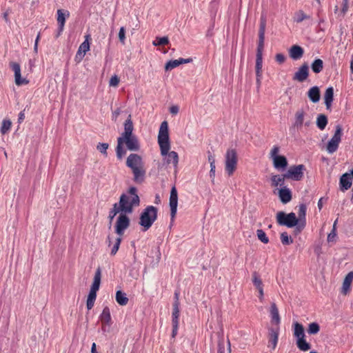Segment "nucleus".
Masks as SVG:
<instances>
[{"label": "nucleus", "mask_w": 353, "mask_h": 353, "mask_svg": "<svg viewBox=\"0 0 353 353\" xmlns=\"http://www.w3.org/2000/svg\"><path fill=\"white\" fill-rule=\"evenodd\" d=\"M25 119V113H24V111H21L20 112V113L19 114V118H18V121L19 123H21Z\"/></svg>", "instance_id": "obj_61"}, {"label": "nucleus", "mask_w": 353, "mask_h": 353, "mask_svg": "<svg viewBox=\"0 0 353 353\" xmlns=\"http://www.w3.org/2000/svg\"><path fill=\"white\" fill-rule=\"evenodd\" d=\"M179 327V323H172V337L174 338L177 334Z\"/></svg>", "instance_id": "obj_55"}, {"label": "nucleus", "mask_w": 353, "mask_h": 353, "mask_svg": "<svg viewBox=\"0 0 353 353\" xmlns=\"http://www.w3.org/2000/svg\"><path fill=\"white\" fill-rule=\"evenodd\" d=\"M266 28L265 17L261 16L260 19V26L259 30V41L256 55V74H262L263 66V51L264 48L265 32Z\"/></svg>", "instance_id": "obj_5"}, {"label": "nucleus", "mask_w": 353, "mask_h": 353, "mask_svg": "<svg viewBox=\"0 0 353 353\" xmlns=\"http://www.w3.org/2000/svg\"><path fill=\"white\" fill-rule=\"evenodd\" d=\"M158 143L160 147L161 154L165 157V161L167 164H172L176 168L179 163V155L174 151L169 152L170 149V143L168 132V123L166 121L161 123L159 134Z\"/></svg>", "instance_id": "obj_1"}, {"label": "nucleus", "mask_w": 353, "mask_h": 353, "mask_svg": "<svg viewBox=\"0 0 353 353\" xmlns=\"http://www.w3.org/2000/svg\"><path fill=\"white\" fill-rule=\"evenodd\" d=\"M252 283L257 290L263 288L262 280L256 272L252 273Z\"/></svg>", "instance_id": "obj_37"}, {"label": "nucleus", "mask_w": 353, "mask_h": 353, "mask_svg": "<svg viewBox=\"0 0 353 353\" xmlns=\"http://www.w3.org/2000/svg\"><path fill=\"white\" fill-rule=\"evenodd\" d=\"M304 54L303 48L298 45L292 46L289 50V55L293 60L300 59Z\"/></svg>", "instance_id": "obj_24"}, {"label": "nucleus", "mask_w": 353, "mask_h": 353, "mask_svg": "<svg viewBox=\"0 0 353 353\" xmlns=\"http://www.w3.org/2000/svg\"><path fill=\"white\" fill-rule=\"evenodd\" d=\"M169 39L168 37H156L155 40L153 41L152 44L154 46H165L169 43Z\"/></svg>", "instance_id": "obj_40"}, {"label": "nucleus", "mask_w": 353, "mask_h": 353, "mask_svg": "<svg viewBox=\"0 0 353 353\" xmlns=\"http://www.w3.org/2000/svg\"><path fill=\"white\" fill-rule=\"evenodd\" d=\"M285 179L286 177L284 176V174L282 175H273L271 177L272 185L274 187H282Z\"/></svg>", "instance_id": "obj_32"}, {"label": "nucleus", "mask_w": 353, "mask_h": 353, "mask_svg": "<svg viewBox=\"0 0 353 353\" xmlns=\"http://www.w3.org/2000/svg\"><path fill=\"white\" fill-rule=\"evenodd\" d=\"M125 164L132 170L134 182L143 183L145 179L146 170L142 157L138 154L132 153L127 157Z\"/></svg>", "instance_id": "obj_2"}, {"label": "nucleus", "mask_w": 353, "mask_h": 353, "mask_svg": "<svg viewBox=\"0 0 353 353\" xmlns=\"http://www.w3.org/2000/svg\"><path fill=\"white\" fill-rule=\"evenodd\" d=\"M133 123L131 119V115L128 116V118L125 120L124 123V131L121 133L120 137H127V136H132L135 135L133 134Z\"/></svg>", "instance_id": "obj_26"}, {"label": "nucleus", "mask_w": 353, "mask_h": 353, "mask_svg": "<svg viewBox=\"0 0 353 353\" xmlns=\"http://www.w3.org/2000/svg\"><path fill=\"white\" fill-rule=\"evenodd\" d=\"M140 199L137 194L136 187H130L127 194H122L120 196L118 205L121 210V213L132 214L134 207L139 206Z\"/></svg>", "instance_id": "obj_3"}, {"label": "nucleus", "mask_w": 353, "mask_h": 353, "mask_svg": "<svg viewBox=\"0 0 353 353\" xmlns=\"http://www.w3.org/2000/svg\"><path fill=\"white\" fill-rule=\"evenodd\" d=\"M97 298L96 294H92V292H89V294L88 296L87 302H86V306L88 310H91L94 304V301Z\"/></svg>", "instance_id": "obj_41"}, {"label": "nucleus", "mask_w": 353, "mask_h": 353, "mask_svg": "<svg viewBox=\"0 0 353 353\" xmlns=\"http://www.w3.org/2000/svg\"><path fill=\"white\" fill-rule=\"evenodd\" d=\"M279 197L283 203H288L292 200V192L286 186H283L279 190Z\"/></svg>", "instance_id": "obj_21"}, {"label": "nucleus", "mask_w": 353, "mask_h": 353, "mask_svg": "<svg viewBox=\"0 0 353 353\" xmlns=\"http://www.w3.org/2000/svg\"><path fill=\"white\" fill-rule=\"evenodd\" d=\"M158 209L153 205L147 206L140 214L139 225L143 227V231L145 232L151 228L157 219Z\"/></svg>", "instance_id": "obj_6"}, {"label": "nucleus", "mask_w": 353, "mask_h": 353, "mask_svg": "<svg viewBox=\"0 0 353 353\" xmlns=\"http://www.w3.org/2000/svg\"><path fill=\"white\" fill-rule=\"evenodd\" d=\"M279 147L274 145L270 151V158L273 161L274 167L276 169L284 170L288 166V160L285 156L278 155Z\"/></svg>", "instance_id": "obj_11"}, {"label": "nucleus", "mask_w": 353, "mask_h": 353, "mask_svg": "<svg viewBox=\"0 0 353 353\" xmlns=\"http://www.w3.org/2000/svg\"><path fill=\"white\" fill-rule=\"evenodd\" d=\"M312 71L318 74L323 69V61L321 59H316L311 64Z\"/></svg>", "instance_id": "obj_33"}, {"label": "nucleus", "mask_w": 353, "mask_h": 353, "mask_svg": "<svg viewBox=\"0 0 353 353\" xmlns=\"http://www.w3.org/2000/svg\"><path fill=\"white\" fill-rule=\"evenodd\" d=\"M259 291V298L261 301H263V296H264V292H263V288L258 290Z\"/></svg>", "instance_id": "obj_62"}, {"label": "nucleus", "mask_w": 353, "mask_h": 353, "mask_svg": "<svg viewBox=\"0 0 353 353\" xmlns=\"http://www.w3.org/2000/svg\"><path fill=\"white\" fill-rule=\"evenodd\" d=\"M215 165H210V177L212 179V182L214 183V178H215Z\"/></svg>", "instance_id": "obj_52"}, {"label": "nucleus", "mask_w": 353, "mask_h": 353, "mask_svg": "<svg viewBox=\"0 0 353 353\" xmlns=\"http://www.w3.org/2000/svg\"><path fill=\"white\" fill-rule=\"evenodd\" d=\"M10 66L14 72V81L17 85H26L28 83V81L21 77V67L18 63L11 62Z\"/></svg>", "instance_id": "obj_16"}, {"label": "nucleus", "mask_w": 353, "mask_h": 353, "mask_svg": "<svg viewBox=\"0 0 353 353\" xmlns=\"http://www.w3.org/2000/svg\"><path fill=\"white\" fill-rule=\"evenodd\" d=\"M256 88L257 89L259 90L261 87V78H262V74H256Z\"/></svg>", "instance_id": "obj_57"}, {"label": "nucleus", "mask_w": 353, "mask_h": 353, "mask_svg": "<svg viewBox=\"0 0 353 353\" xmlns=\"http://www.w3.org/2000/svg\"><path fill=\"white\" fill-rule=\"evenodd\" d=\"M119 79L117 75H114L111 77L109 85L110 86L117 87L119 85Z\"/></svg>", "instance_id": "obj_51"}, {"label": "nucleus", "mask_w": 353, "mask_h": 353, "mask_svg": "<svg viewBox=\"0 0 353 353\" xmlns=\"http://www.w3.org/2000/svg\"><path fill=\"white\" fill-rule=\"evenodd\" d=\"M320 330V326L317 323H311L309 324L307 332L310 334H316Z\"/></svg>", "instance_id": "obj_43"}, {"label": "nucleus", "mask_w": 353, "mask_h": 353, "mask_svg": "<svg viewBox=\"0 0 353 353\" xmlns=\"http://www.w3.org/2000/svg\"><path fill=\"white\" fill-rule=\"evenodd\" d=\"M179 61V65L182 63H188L192 61V59L189 58V59H183V58H180L178 59Z\"/></svg>", "instance_id": "obj_60"}, {"label": "nucleus", "mask_w": 353, "mask_h": 353, "mask_svg": "<svg viewBox=\"0 0 353 353\" xmlns=\"http://www.w3.org/2000/svg\"><path fill=\"white\" fill-rule=\"evenodd\" d=\"M268 337H269V343L270 345H272V350H274L276 347L278 339H279V327H277L276 328L270 327L268 330Z\"/></svg>", "instance_id": "obj_19"}, {"label": "nucleus", "mask_w": 353, "mask_h": 353, "mask_svg": "<svg viewBox=\"0 0 353 353\" xmlns=\"http://www.w3.org/2000/svg\"><path fill=\"white\" fill-rule=\"evenodd\" d=\"M179 305H177V303H173L172 323H179Z\"/></svg>", "instance_id": "obj_36"}, {"label": "nucleus", "mask_w": 353, "mask_h": 353, "mask_svg": "<svg viewBox=\"0 0 353 353\" xmlns=\"http://www.w3.org/2000/svg\"><path fill=\"white\" fill-rule=\"evenodd\" d=\"M119 212L121 213V210H120V207L118 205V203H116L113 205L112 209L109 212L108 219L110 223L112 221L114 216Z\"/></svg>", "instance_id": "obj_38"}, {"label": "nucleus", "mask_w": 353, "mask_h": 353, "mask_svg": "<svg viewBox=\"0 0 353 353\" xmlns=\"http://www.w3.org/2000/svg\"><path fill=\"white\" fill-rule=\"evenodd\" d=\"M353 281V272H350L345 277L341 293L346 295L350 290L351 283Z\"/></svg>", "instance_id": "obj_27"}, {"label": "nucleus", "mask_w": 353, "mask_h": 353, "mask_svg": "<svg viewBox=\"0 0 353 353\" xmlns=\"http://www.w3.org/2000/svg\"><path fill=\"white\" fill-rule=\"evenodd\" d=\"M336 230L334 228H332L331 232L327 235V242H336Z\"/></svg>", "instance_id": "obj_49"}, {"label": "nucleus", "mask_w": 353, "mask_h": 353, "mask_svg": "<svg viewBox=\"0 0 353 353\" xmlns=\"http://www.w3.org/2000/svg\"><path fill=\"white\" fill-rule=\"evenodd\" d=\"M275 59L279 63L281 64L285 61V57L283 54L279 53L276 55Z\"/></svg>", "instance_id": "obj_53"}, {"label": "nucleus", "mask_w": 353, "mask_h": 353, "mask_svg": "<svg viewBox=\"0 0 353 353\" xmlns=\"http://www.w3.org/2000/svg\"><path fill=\"white\" fill-rule=\"evenodd\" d=\"M306 210L307 207L305 204L302 203L300 204L299 206V210H298V220L300 222L299 228H305L306 225Z\"/></svg>", "instance_id": "obj_25"}, {"label": "nucleus", "mask_w": 353, "mask_h": 353, "mask_svg": "<svg viewBox=\"0 0 353 353\" xmlns=\"http://www.w3.org/2000/svg\"><path fill=\"white\" fill-rule=\"evenodd\" d=\"M130 220L127 214L120 213L115 224V232L119 236H123L125 230L130 226Z\"/></svg>", "instance_id": "obj_14"}, {"label": "nucleus", "mask_w": 353, "mask_h": 353, "mask_svg": "<svg viewBox=\"0 0 353 353\" xmlns=\"http://www.w3.org/2000/svg\"><path fill=\"white\" fill-rule=\"evenodd\" d=\"M121 242V236L117 237L116 239L115 243L111 250V253H110L111 255H115L117 254V251L119 250Z\"/></svg>", "instance_id": "obj_48"}, {"label": "nucleus", "mask_w": 353, "mask_h": 353, "mask_svg": "<svg viewBox=\"0 0 353 353\" xmlns=\"http://www.w3.org/2000/svg\"><path fill=\"white\" fill-rule=\"evenodd\" d=\"M109 147V144L107 143H99L97 145V149L103 154H104L105 157H107V150Z\"/></svg>", "instance_id": "obj_47"}, {"label": "nucleus", "mask_w": 353, "mask_h": 353, "mask_svg": "<svg viewBox=\"0 0 353 353\" xmlns=\"http://www.w3.org/2000/svg\"><path fill=\"white\" fill-rule=\"evenodd\" d=\"M340 190L343 192L347 190L352 185V177L350 174L345 173L340 178Z\"/></svg>", "instance_id": "obj_22"}, {"label": "nucleus", "mask_w": 353, "mask_h": 353, "mask_svg": "<svg viewBox=\"0 0 353 353\" xmlns=\"http://www.w3.org/2000/svg\"><path fill=\"white\" fill-rule=\"evenodd\" d=\"M102 323L110 325L111 323L110 311L108 306H105L100 316Z\"/></svg>", "instance_id": "obj_31"}, {"label": "nucleus", "mask_w": 353, "mask_h": 353, "mask_svg": "<svg viewBox=\"0 0 353 353\" xmlns=\"http://www.w3.org/2000/svg\"><path fill=\"white\" fill-rule=\"evenodd\" d=\"M307 96L312 102L314 103L319 102L321 97L319 88L318 86L312 87L307 92Z\"/></svg>", "instance_id": "obj_28"}, {"label": "nucleus", "mask_w": 353, "mask_h": 353, "mask_svg": "<svg viewBox=\"0 0 353 353\" xmlns=\"http://www.w3.org/2000/svg\"><path fill=\"white\" fill-rule=\"evenodd\" d=\"M119 39L121 43H125V30L124 27H121L119 32Z\"/></svg>", "instance_id": "obj_50"}, {"label": "nucleus", "mask_w": 353, "mask_h": 353, "mask_svg": "<svg viewBox=\"0 0 353 353\" xmlns=\"http://www.w3.org/2000/svg\"><path fill=\"white\" fill-rule=\"evenodd\" d=\"M101 279V268L99 267L94 274L93 283L91 285L90 292H92V294H96L99 289L100 283Z\"/></svg>", "instance_id": "obj_20"}, {"label": "nucleus", "mask_w": 353, "mask_h": 353, "mask_svg": "<svg viewBox=\"0 0 353 353\" xmlns=\"http://www.w3.org/2000/svg\"><path fill=\"white\" fill-rule=\"evenodd\" d=\"M12 125V122L10 120L4 119L2 121V125L1 128V132L3 134H6L10 129Z\"/></svg>", "instance_id": "obj_44"}, {"label": "nucleus", "mask_w": 353, "mask_h": 353, "mask_svg": "<svg viewBox=\"0 0 353 353\" xmlns=\"http://www.w3.org/2000/svg\"><path fill=\"white\" fill-rule=\"evenodd\" d=\"M179 108L177 105H172L170 108V112L172 114H176L179 112Z\"/></svg>", "instance_id": "obj_58"}, {"label": "nucleus", "mask_w": 353, "mask_h": 353, "mask_svg": "<svg viewBox=\"0 0 353 353\" xmlns=\"http://www.w3.org/2000/svg\"><path fill=\"white\" fill-rule=\"evenodd\" d=\"M179 292L176 291L174 292V303H177V305H180V303H179Z\"/></svg>", "instance_id": "obj_63"}, {"label": "nucleus", "mask_w": 353, "mask_h": 353, "mask_svg": "<svg viewBox=\"0 0 353 353\" xmlns=\"http://www.w3.org/2000/svg\"><path fill=\"white\" fill-rule=\"evenodd\" d=\"M309 76V66L307 63L302 64L294 73L293 80L299 82L305 81Z\"/></svg>", "instance_id": "obj_17"}, {"label": "nucleus", "mask_w": 353, "mask_h": 353, "mask_svg": "<svg viewBox=\"0 0 353 353\" xmlns=\"http://www.w3.org/2000/svg\"><path fill=\"white\" fill-rule=\"evenodd\" d=\"M327 122V117L326 115L323 114H320L318 115L316 119V125L321 130H323L325 128Z\"/></svg>", "instance_id": "obj_34"}, {"label": "nucleus", "mask_w": 353, "mask_h": 353, "mask_svg": "<svg viewBox=\"0 0 353 353\" xmlns=\"http://www.w3.org/2000/svg\"><path fill=\"white\" fill-rule=\"evenodd\" d=\"M121 113V110L119 108H117L113 112H112V120L116 121L117 119V117Z\"/></svg>", "instance_id": "obj_56"}, {"label": "nucleus", "mask_w": 353, "mask_h": 353, "mask_svg": "<svg viewBox=\"0 0 353 353\" xmlns=\"http://www.w3.org/2000/svg\"><path fill=\"white\" fill-rule=\"evenodd\" d=\"M90 50V44L88 40L84 41L79 46V50L77 51L76 58L79 55L80 57H83L85 54Z\"/></svg>", "instance_id": "obj_35"}, {"label": "nucleus", "mask_w": 353, "mask_h": 353, "mask_svg": "<svg viewBox=\"0 0 353 353\" xmlns=\"http://www.w3.org/2000/svg\"><path fill=\"white\" fill-rule=\"evenodd\" d=\"M256 236L258 237V239L263 243H268L269 242V239L268 237L266 236V234L265 232L261 230V229H259L256 230Z\"/></svg>", "instance_id": "obj_45"}, {"label": "nucleus", "mask_w": 353, "mask_h": 353, "mask_svg": "<svg viewBox=\"0 0 353 353\" xmlns=\"http://www.w3.org/2000/svg\"><path fill=\"white\" fill-rule=\"evenodd\" d=\"M294 119L293 125L297 128H301L303 125L309 127L312 123L310 116L307 114L303 109H299L295 112Z\"/></svg>", "instance_id": "obj_12"}, {"label": "nucleus", "mask_w": 353, "mask_h": 353, "mask_svg": "<svg viewBox=\"0 0 353 353\" xmlns=\"http://www.w3.org/2000/svg\"><path fill=\"white\" fill-rule=\"evenodd\" d=\"M124 144L130 151L137 152L140 149L139 141L136 135L118 137L116 154L117 159L119 160L122 159L126 153V150L123 148Z\"/></svg>", "instance_id": "obj_4"}, {"label": "nucleus", "mask_w": 353, "mask_h": 353, "mask_svg": "<svg viewBox=\"0 0 353 353\" xmlns=\"http://www.w3.org/2000/svg\"><path fill=\"white\" fill-rule=\"evenodd\" d=\"M305 167L303 164L291 166L288 170L284 174L286 179L294 181H301L304 175Z\"/></svg>", "instance_id": "obj_13"}, {"label": "nucleus", "mask_w": 353, "mask_h": 353, "mask_svg": "<svg viewBox=\"0 0 353 353\" xmlns=\"http://www.w3.org/2000/svg\"><path fill=\"white\" fill-rule=\"evenodd\" d=\"M70 13L68 10H65V12L59 9L57 10V23H58V34L57 37L62 32L63 30V28L65 26V17H69Z\"/></svg>", "instance_id": "obj_18"}, {"label": "nucleus", "mask_w": 353, "mask_h": 353, "mask_svg": "<svg viewBox=\"0 0 353 353\" xmlns=\"http://www.w3.org/2000/svg\"><path fill=\"white\" fill-rule=\"evenodd\" d=\"M334 98V89L332 87H329L326 89L324 94V100L326 108L328 110L332 105Z\"/></svg>", "instance_id": "obj_29"}, {"label": "nucleus", "mask_w": 353, "mask_h": 353, "mask_svg": "<svg viewBox=\"0 0 353 353\" xmlns=\"http://www.w3.org/2000/svg\"><path fill=\"white\" fill-rule=\"evenodd\" d=\"M179 65V63L178 59L170 60L166 63V64L165 65V70L166 71L171 70L173 68H174Z\"/></svg>", "instance_id": "obj_46"}, {"label": "nucleus", "mask_w": 353, "mask_h": 353, "mask_svg": "<svg viewBox=\"0 0 353 353\" xmlns=\"http://www.w3.org/2000/svg\"><path fill=\"white\" fill-rule=\"evenodd\" d=\"M276 221L280 225L294 228L298 223V219L294 212L286 214L281 211L276 214Z\"/></svg>", "instance_id": "obj_9"}, {"label": "nucleus", "mask_w": 353, "mask_h": 353, "mask_svg": "<svg viewBox=\"0 0 353 353\" xmlns=\"http://www.w3.org/2000/svg\"><path fill=\"white\" fill-rule=\"evenodd\" d=\"M218 353H225V350L223 345L219 344Z\"/></svg>", "instance_id": "obj_64"}, {"label": "nucleus", "mask_w": 353, "mask_h": 353, "mask_svg": "<svg viewBox=\"0 0 353 353\" xmlns=\"http://www.w3.org/2000/svg\"><path fill=\"white\" fill-rule=\"evenodd\" d=\"M310 17L303 12L302 10H299L296 12L294 21L296 23H301L305 19H309Z\"/></svg>", "instance_id": "obj_39"}, {"label": "nucleus", "mask_w": 353, "mask_h": 353, "mask_svg": "<svg viewBox=\"0 0 353 353\" xmlns=\"http://www.w3.org/2000/svg\"><path fill=\"white\" fill-rule=\"evenodd\" d=\"M342 136V127L340 125H336L335 132L331 139L328 141L326 146V150L329 154H333L338 150Z\"/></svg>", "instance_id": "obj_10"}, {"label": "nucleus", "mask_w": 353, "mask_h": 353, "mask_svg": "<svg viewBox=\"0 0 353 353\" xmlns=\"http://www.w3.org/2000/svg\"><path fill=\"white\" fill-rule=\"evenodd\" d=\"M294 335L297 338L296 345L300 350L307 351L311 345L305 339L304 327L302 324L296 322L294 323Z\"/></svg>", "instance_id": "obj_8"}, {"label": "nucleus", "mask_w": 353, "mask_h": 353, "mask_svg": "<svg viewBox=\"0 0 353 353\" xmlns=\"http://www.w3.org/2000/svg\"><path fill=\"white\" fill-rule=\"evenodd\" d=\"M270 314L272 323L276 325L279 327V325L281 323V318L279 316L278 307L275 303H271Z\"/></svg>", "instance_id": "obj_23"}, {"label": "nucleus", "mask_w": 353, "mask_h": 353, "mask_svg": "<svg viewBox=\"0 0 353 353\" xmlns=\"http://www.w3.org/2000/svg\"><path fill=\"white\" fill-rule=\"evenodd\" d=\"M169 205L170 208L171 219L173 221L176 214L178 205V194L175 186H173L171 189Z\"/></svg>", "instance_id": "obj_15"}, {"label": "nucleus", "mask_w": 353, "mask_h": 353, "mask_svg": "<svg viewBox=\"0 0 353 353\" xmlns=\"http://www.w3.org/2000/svg\"><path fill=\"white\" fill-rule=\"evenodd\" d=\"M238 157L235 149L229 148L225 154V170L232 176L237 168Z\"/></svg>", "instance_id": "obj_7"}, {"label": "nucleus", "mask_w": 353, "mask_h": 353, "mask_svg": "<svg viewBox=\"0 0 353 353\" xmlns=\"http://www.w3.org/2000/svg\"><path fill=\"white\" fill-rule=\"evenodd\" d=\"M348 1L349 0H343V6H342L341 12L343 14H345L348 10Z\"/></svg>", "instance_id": "obj_54"}, {"label": "nucleus", "mask_w": 353, "mask_h": 353, "mask_svg": "<svg viewBox=\"0 0 353 353\" xmlns=\"http://www.w3.org/2000/svg\"><path fill=\"white\" fill-rule=\"evenodd\" d=\"M115 299L117 303L122 306L126 305L129 301L126 294L121 290L117 291Z\"/></svg>", "instance_id": "obj_30"}, {"label": "nucleus", "mask_w": 353, "mask_h": 353, "mask_svg": "<svg viewBox=\"0 0 353 353\" xmlns=\"http://www.w3.org/2000/svg\"><path fill=\"white\" fill-rule=\"evenodd\" d=\"M281 241L283 245H288L293 243V239L286 232H283L281 234Z\"/></svg>", "instance_id": "obj_42"}, {"label": "nucleus", "mask_w": 353, "mask_h": 353, "mask_svg": "<svg viewBox=\"0 0 353 353\" xmlns=\"http://www.w3.org/2000/svg\"><path fill=\"white\" fill-rule=\"evenodd\" d=\"M208 161L210 164V165H215V159H214V157L210 154V152H208Z\"/></svg>", "instance_id": "obj_59"}]
</instances>
